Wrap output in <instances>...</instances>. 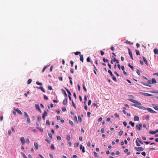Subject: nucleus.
I'll return each mask as SVG.
<instances>
[{"mask_svg": "<svg viewBox=\"0 0 158 158\" xmlns=\"http://www.w3.org/2000/svg\"><path fill=\"white\" fill-rule=\"evenodd\" d=\"M141 103L138 102L135 104L132 105V106L138 108H139L143 110H146V108L145 107L140 106Z\"/></svg>", "mask_w": 158, "mask_h": 158, "instance_id": "obj_1", "label": "nucleus"}, {"mask_svg": "<svg viewBox=\"0 0 158 158\" xmlns=\"http://www.w3.org/2000/svg\"><path fill=\"white\" fill-rule=\"evenodd\" d=\"M135 149L138 152H140L141 151H143L144 150V148L141 147H135Z\"/></svg>", "mask_w": 158, "mask_h": 158, "instance_id": "obj_2", "label": "nucleus"}, {"mask_svg": "<svg viewBox=\"0 0 158 158\" xmlns=\"http://www.w3.org/2000/svg\"><path fill=\"white\" fill-rule=\"evenodd\" d=\"M136 127L137 130H141L142 128V125L141 123L139 124H137L136 125Z\"/></svg>", "mask_w": 158, "mask_h": 158, "instance_id": "obj_3", "label": "nucleus"}, {"mask_svg": "<svg viewBox=\"0 0 158 158\" xmlns=\"http://www.w3.org/2000/svg\"><path fill=\"white\" fill-rule=\"evenodd\" d=\"M139 94H143L144 96H152V94L146 93H143L140 92L139 93Z\"/></svg>", "mask_w": 158, "mask_h": 158, "instance_id": "obj_4", "label": "nucleus"}, {"mask_svg": "<svg viewBox=\"0 0 158 158\" xmlns=\"http://www.w3.org/2000/svg\"><path fill=\"white\" fill-rule=\"evenodd\" d=\"M146 110H147L150 113H156V112L153 110L152 109L150 108H146Z\"/></svg>", "mask_w": 158, "mask_h": 158, "instance_id": "obj_5", "label": "nucleus"}, {"mask_svg": "<svg viewBox=\"0 0 158 158\" xmlns=\"http://www.w3.org/2000/svg\"><path fill=\"white\" fill-rule=\"evenodd\" d=\"M48 113L46 111H44V113L42 115V118L44 120H45V117L47 115Z\"/></svg>", "mask_w": 158, "mask_h": 158, "instance_id": "obj_6", "label": "nucleus"}, {"mask_svg": "<svg viewBox=\"0 0 158 158\" xmlns=\"http://www.w3.org/2000/svg\"><path fill=\"white\" fill-rule=\"evenodd\" d=\"M20 141L22 145H23L24 144L25 141L24 138L23 137H22L20 138Z\"/></svg>", "mask_w": 158, "mask_h": 158, "instance_id": "obj_7", "label": "nucleus"}, {"mask_svg": "<svg viewBox=\"0 0 158 158\" xmlns=\"http://www.w3.org/2000/svg\"><path fill=\"white\" fill-rule=\"evenodd\" d=\"M35 108L39 110L40 112H41V109L40 107L39 106L38 104H35Z\"/></svg>", "mask_w": 158, "mask_h": 158, "instance_id": "obj_8", "label": "nucleus"}, {"mask_svg": "<svg viewBox=\"0 0 158 158\" xmlns=\"http://www.w3.org/2000/svg\"><path fill=\"white\" fill-rule=\"evenodd\" d=\"M14 110H16L18 114L19 115H22V114L21 111L18 108L16 109H15Z\"/></svg>", "mask_w": 158, "mask_h": 158, "instance_id": "obj_9", "label": "nucleus"}, {"mask_svg": "<svg viewBox=\"0 0 158 158\" xmlns=\"http://www.w3.org/2000/svg\"><path fill=\"white\" fill-rule=\"evenodd\" d=\"M63 94H64L65 98H68L67 95L65 91L63 89H61Z\"/></svg>", "mask_w": 158, "mask_h": 158, "instance_id": "obj_10", "label": "nucleus"}, {"mask_svg": "<svg viewBox=\"0 0 158 158\" xmlns=\"http://www.w3.org/2000/svg\"><path fill=\"white\" fill-rule=\"evenodd\" d=\"M67 99L68 98H65L63 100V104L64 105H66L67 104L68 102Z\"/></svg>", "mask_w": 158, "mask_h": 158, "instance_id": "obj_11", "label": "nucleus"}, {"mask_svg": "<svg viewBox=\"0 0 158 158\" xmlns=\"http://www.w3.org/2000/svg\"><path fill=\"white\" fill-rule=\"evenodd\" d=\"M34 145L35 146V149H37L38 148V145L37 143L34 142Z\"/></svg>", "mask_w": 158, "mask_h": 158, "instance_id": "obj_12", "label": "nucleus"}, {"mask_svg": "<svg viewBox=\"0 0 158 158\" xmlns=\"http://www.w3.org/2000/svg\"><path fill=\"white\" fill-rule=\"evenodd\" d=\"M80 148L81 149H82V152L83 153H84L85 152L84 147H83V146L81 144L80 145Z\"/></svg>", "mask_w": 158, "mask_h": 158, "instance_id": "obj_13", "label": "nucleus"}, {"mask_svg": "<svg viewBox=\"0 0 158 158\" xmlns=\"http://www.w3.org/2000/svg\"><path fill=\"white\" fill-rule=\"evenodd\" d=\"M79 56H80V60L82 62H83V60H84V58H83V55L80 54L79 55Z\"/></svg>", "mask_w": 158, "mask_h": 158, "instance_id": "obj_14", "label": "nucleus"}, {"mask_svg": "<svg viewBox=\"0 0 158 158\" xmlns=\"http://www.w3.org/2000/svg\"><path fill=\"white\" fill-rule=\"evenodd\" d=\"M142 57H143V61L144 62L145 64H146L147 66H148V61H147V60L146 59L144 56H143Z\"/></svg>", "mask_w": 158, "mask_h": 158, "instance_id": "obj_15", "label": "nucleus"}, {"mask_svg": "<svg viewBox=\"0 0 158 158\" xmlns=\"http://www.w3.org/2000/svg\"><path fill=\"white\" fill-rule=\"evenodd\" d=\"M36 88L39 89H40L44 93H45V92L44 89V88L42 87H37Z\"/></svg>", "mask_w": 158, "mask_h": 158, "instance_id": "obj_16", "label": "nucleus"}, {"mask_svg": "<svg viewBox=\"0 0 158 158\" xmlns=\"http://www.w3.org/2000/svg\"><path fill=\"white\" fill-rule=\"evenodd\" d=\"M129 101H131V102H132L133 103H135V104L136 103H137V102L136 100L132 99H130L129 100Z\"/></svg>", "mask_w": 158, "mask_h": 158, "instance_id": "obj_17", "label": "nucleus"}, {"mask_svg": "<svg viewBox=\"0 0 158 158\" xmlns=\"http://www.w3.org/2000/svg\"><path fill=\"white\" fill-rule=\"evenodd\" d=\"M140 83H141V84H142L145 86H148L149 87H151V86L150 85H148V84H147L146 83H144L142 81H141L140 82Z\"/></svg>", "mask_w": 158, "mask_h": 158, "instance_id": "obj_18", "label": "nucleus"}, {"mask_svg": "<svg viewBox=\"0 0 158 158\" xmlns=\"http://www.w3.org/2000/svg\"><path fill=\"white\" fill-rule=\"evenodd\" d=\"M139 120V117L137 116H135L134 117V120L135 121H138Z\"/></svg>", "mask_w": 158, "mask_h": 158, "instance_id": "obj_19", "label": "nucleus"}, {"mask_svg": "<svg viewBox=\"0 0 158 158\" xmlns=\"http://www.w3.org/2000/svg\"><path fill=\"white\" fill-rule=\"evenodd\" d=\"M50 65H46L44 67V68L43 69V70L42 71V73H43L45 70L48 68V67L49 66H50Z\"/></svg>", "mask_w": 158, "mask_h": 158, "instance_id": "obj_20", "label": "nucleus"}, {"mask_svg": "<svg viewBox=\"0 0 158 158\" xmlns=\"http://www.w3.org/2000/svg\"><path fill=\"white\" fill-rule=\"evenodd\" d=\"M152 84H156V79L154 78L152 79Z\"/></svg>", "mask_w": 158, "mask_h": 158, "instance_id": "obj_21", "label": "nucleus"}, {"mask_svg": "<svg viewBox=\"0 0 158 158\" xmlns=\"http://www.w3.org/2000/svg\"><path fill=\"white\" fill-rule=\"evenodd\" d=\"M36 128L37 129H39L41 132H43L44 131L43 128L41 127H40L37 126L36 127Z\"/></svg>", "mask_w": 158, "mask_h": 158, "instance_id": "obj_22", "label": "nucleus"}, {"mask_svg": "<svg viewBox=\"0 0 158 158\" xmlns=\"http://www.w3.org/2000/svg\"><path fill=\"white\" fill-rule=\"evenodd\" d=\"M125 43L127 44H129L130 45H132L133 44V43L130 41H129L128 40H126L125 42Z\"/></svg>", "mask_w": 158, "mask_h": 158, "instance_id": "obj_23", "label": "nucleus"}, {"mask_svg": "<svg viewBox=\"0 0 158 158\" xmlns=\"http://www.w3.org/2000/svg\"><path fill=\"white\" fill-rule=\"evenodd\" d=\"M65 89L66 90V91H67V93H68V94H69V95H70V96L71 95H72L71 94L70 92L69 91V90L68 89H67L66 88H65Z\"/></svg>", "mask_w": 158, "mask_h": 158, "instance_id": "obj_24", "label": "nucleus"}, {"mask_svg": "<svg viewBox=\"0 0 158 158\" xmlns=\"http://www.w3.org/2000/svg\"><path fill=\"white\" fill-rule=\"evenodd\" d=\"M149 133L152 134H154L156 133V130L155 131H149Z\"/></svg>", "mask_w": 158, "mask_h": 158, "instance_id": "obj_25", "label": "nucleus"}, {"mask_svg": "<svg viewBox=\"0 0 158 158\" xmlns=\"http://www.w3.org/2000/svg\"><path fill=\"white\" fill-rule=\"evenodd\" d=\"M66 139L68 140H69V141L70 140L71 137H70V135H67Z\"/></svg>", "mask_w": 158, "mask_h": 158, "instance_id": "obj_26", "label": "nucleus"}, {"mask_svg": "<svg viewBox=\"0 0 158 158\" xmlns=\"http://www.w3.org/2000/svg\"><path fill=\"white\" fill-rule=\"evenodd\" d=\"M78 118L79 121L81 123L82 122V119L80 116H78Z\"/></svg>", "mask_w": 158, "mask_h": 158, "instance_id": "obj_27", "label": "nucleus"}, {"mask_svg": "<svg viewBox=\"0 0 158 158\" xmlns=\"http://www.w3.org/2000/svg\"><path fill=\"white\" fill-rule=\"evenodd\" d=\"M129 55L130 56L131 59L132 60H133L134 59L133 57L132 54V52H129Z\"/></svg>", "mask_w": 158, "mask_h": 158, "instance_id": "obj_28", "label": "nucleus"}, {"mask_svg": "<svg viewBox=\"0 0 158 158\" xmlns=\"http://www.w3.org/2000/svg\"><path fill=\"white\" fill-rule=\"evenodd\" d=\"M24 116L26 118H27L29 117V116L27 114L26 112H24Z\"/></svg>", "mask_w": 158, "mask_h": 158, "instance_id": "obj_29", "label": "nucleus"}, {"mask_svg": "<svg viewBox=\"0 0 158 158\" xmlns=\"http://www.w3.org/2000/svg\"><path fill=\"white\" fill-rule=\"evenodd\" d=\"M21 154L22 155L23 157V158H27V156L25 155L23 152H21Z\"/></svg>", "mask_w": 158, "mask_h": 158, "instance_id": "obj_30", "label": "nucleus"}, {"mask_svg": "<svg viewBox=\"0 0 158 158\" xmlns=\"http://www.w3.org/2000/svg\"><path fill=\"white\" fill-rule=\"evenodd\" d=\"M129 124L132 127H134L135 125V123H134L132 122V121H130L129 122Z\"/></svg>", "mask_w": 158, "mask_h": 158, "instance_id": "obj_31", "label": "nucleus"}, {"mask_svg": "<svg viewBox=\"0 0 158 158\" xmlns=\"http://www.w3.org/2000/svg\"><path fill=\"white\" fill-rule=\"evenodd\" d=\"M108 72L110 74L111 76H113V74L112 73V72H111V71L110 70H108Z\"/></svg>", "mask_w": 158, "mask_h": 158, "instance_id": "obj_32", "label": "nucleus"}, {"mask_svg": "<svg viewBox=\"0 0 158 158\" xmlns=\"http://www.w3.org/2000/svg\"><path fill=\"white\" fill-rule=\"evenodd\" d=\"M154 52L155 54H157L158 53V50L156 49H154Z\"/></svg>", "mask_w": 158, "mask_h": 158, "instance_id": "obj_33", "label": "nucleus"}, {"mask_svg": "<svg viewBox=\"0 0 158 158\" xmlns=\"http://www.w3.org/2000/svg\"><path fill=\"white\" fill-rule=\"evenodd\" d=\"M128 66L132 70H134V67L133 66L131 65L130 64V63H128Z\"/></svg>", "mask_w": 158, "mask_h": 158, "instance_id": "obj_34", "label": "nucleus"}, {"mask_svg": "<svg viewBox=\"0 0 158 158\" xmlns=\"http://www.w3.org/2000/svg\"><path fill=\"white\" fill-rule=\"evenodd\" d=\"M41 120V117L40 116H38L37 118V120L38 122L40 121Z\"/></svg>", "mask_w": 158, "mask_h": 158, "instance_id": "obj_35", "label": "nucleus"}, {"mask_svg": "<svg viewBox=\"0 0 158 158\" xmlns=\"http://www.w3.org/2000/svg\"><path fill=\"white\" fill-rule=\"evenodd\" d=\"M137 140L141 144H143L142 142L138 138H137Z\"/></svg>", "mask_w": 158, "mask_h": 158, "instance_id": "obj_36", "label": "nucleus"}, {"mask_svg": "<svg viewBox=\"0 0 158 158\" xmlns=\"http://www.w3.org/2000/svg\"><path fill=\"white\" fill-rule=\"evenodd\" d=\"M50 148H51V149L52 150H54V149H55V147H54V145L53 144H52L51 145Z\"/></svg>", "mask_w": 158, "mask_h": 158, "instance_id": "obj_37", "label": "nucleus"}, {"mask_svg": "<svg viewBox=\"0 0 158 158\" xmlns=\"http://www.w3.org/2000/svg\"><path fill=\"white\" fill-rule=\"evenodd\" d=\"M36 83L37 85H42V84L41 83L39 82L38 81H37L36 82Z\"/></svg>", "mask_w": 158, "mask_h": 158, "instance_id": "obj_38", "label": "nucleus"}, {"mask_svg": "<svg viewBox=\"0 0 158 158\" xmlns=\"http://www.w3.org/2000/svg\"><path fill=\"white\" fill-rule=\"evenodd\" d=\"M112 79L113 80L115 81V82H116L117 81L116 78V77L114 76V75H113V76H112Z\"/></svg>", "mask_w": 158, "mask_h": 158, "instance_id": "obj_39", "label": "nucleus"}, {"mask_svg": "<svg viewBox=\"0 0 158 158\" xmlns=\"http://www.w3.org/2000/svg\"><path fill=\"white\" fill-rule=\"evenodd\" d=\"M27 123H30V118L28 117L27 118Z\"/></svg>", "mask_w": 158, "mask_h": 158, "instance_id": "obj_40", "label": "nucleus"}, {"mask_svg": "<svg viewBox=\"0 0 158 158\" xmlns=\"http://www.w3.org/2000/svg\"><path fill=\"white\" fill-rule=\"evenodd\" d=\"M113 61L114 62H116L117 63H119V61L117 60L115 58H114L113 60Z\"/></svg>", "mask_w": 158, "mask_h": 158, "instance_id": "obj_41", "label": "nucleus"}, {"mask_svg": "<svg viewBox=\"0 0 158 158\" xmlns=\"http://www.w3.org/2000/svg\"><path fill=\"white\" fill-rule=\"evenodd\" d=\"M72 105H73V107L75 109H76V105L74 103V102L73 100H72Z\"/></svg>", "mask_w": 158, "mask_h": 158, "instance_id": "obj_42", "label": "nucleus"}, {"mask_svg": "<svg viewBox=\"0 0 158 158\" xmlns=\"http://www.w3.org/2000/svg\"><path fill=\"white\" fill-rule=\"evenodd\" d=\"M79 142L75 143L74 144V146L75 147H77L79 145Z\"/></svg>", "mask_w": 158, "mask_h": 158, "instance_id": "obj_43", "label": "nucleus"}, {"mask_svg": "<svg viewBox=\"0 0 158 158\" xmlns=\"http://www.w3.org/2000/svg\"><path fill=\"white\" fill-rule=\"evenodd\" d=\"M94 155L96 157H98V154H97L95 152H94Z\"/></svg>", "mask_w": 158, "mask_h": 158, "instance_id": "obj_44", "label": "nucleus"}, {"mask_svg": "<svg viewBox=\"0 0 158 158\" xmlns=\"http://www.w3.org/2000/svg\"><path fill=\"white\" fill-rule=\"evenodd\" d=\"M103 60L104 62H108V60L107 59H106L105 58H103Z\"/></svg>", "mask_w": 158, "mask_h": 158, "instance_id": "obj_45", "label": "nucleus"}, {"mask_svg": "<svg viewBox=\"0 0 158 158\" xmlns=\"http://www.w3.org/2000/svg\"><path fill=\"white\" fill-rule=\"evenodd\" d=\"M135 51H136V55H140V52H139V50H135Z\"/></svg>", "mask_w": 158, "mask_h": 158, "instance_id": "obj_46", "label": "nucleus"}, {"mask_svg": "<svg viewBox=\"0 0 158 158\" xmlns=\"http://www.w3.org/2000/svg\"><path fill=\"white\" fill-rule=\"evenodd\" d=\"M123 131L122 130H121L119 132L118 135L120 136H121L122 135V134H123Z\"/></svg>", "mask_w": 158, "mask_h": 158, "instance_id": "obj_47", "label": "nucleus"}, {"mask_svg": "<svg viewBox=\"0 0 158 158\" xmlns=\"http://www.w3.org/2000/svg\"><path fill=\"white\" fill-rule=\"evenodd\" d=\"M84 100H85V102H84V103L85 104L86 103V102L87 101V97L86 96H85L84 97Z\"/></svg>", "mask_w": 158, "mask_h": 158, "instance_id": "obj_48", "label": "nucleus"}, {"mask_svg": "<svg viewBox=\"0 0 158 158\" xmlns=\"http://www.w3.org/2000/svg\"><path fill=\"white\" fill-rule=\"evenodd\" d=\"M31 81H32V80L31 79H29L28 80V81L27 82V84H30L31 82Z\"/></svg>", "mask_w": 158, "mask_h": 158, "instance_id": "obj_49", "label": "nucleus"}, {"mask_svg": "<svg viewBox=\"0 0 158 158\" xmlns=\"http://www.w3.org/2000/svg\"><path fill=\"white\" fill-rule=\"evenodd\" d=\"M56 138L58 140H60L61 139V137L59 136H56Z\"/></svg>", "mask_w": 158, "mask_h": 158, "instance_id": "obj_50", "label": "nucleus"}, {"mask_svg": "<svg viewBox=\"0 0 158 158\" xmlns=\"http://www.w3.org/2000/svg\"><path fill=\"white\" fill-rule=\"evenodd\" d=\"M69 123L72 126H73V121H71L70 120H69Z\"/></svg>", "mask_w": 158, "mask_h": 158, "instance_id": "obj_51", "label": "nucleus"}, {"mask_svg": "<svg viewBox=\"0 0 158 158\" xmlns=\"http://www.w3.org/2000/svg\"><path fill=\"white\" fill-rule=\"evenodd\" d=\"M46 124L47 125H50V121L48 120H47L46 122Z\"/></svg>", "mask_w": 158, "mask_h": 158, "instance_id": "obj_52", "label": "nucleus"}, {"mask_svg": "<svg viewBox=\"0 0 158 158\" xmlns=\"http://www.w3.org/2000/svg\"><path fill=\"white\" fill-rule=\"evenodd\" d=\"M83 89H84V90L85 91V92H86L87 91V89L85 86L84 85V84L83 85Z\"/></svg>", "mask_w": 158, "mask_h": 158, "instance_id": "obj_53", "label": "nucleus"}, {"mask_svg": "<svg viewBox=\"0 0 158 158\" xmlns=\"http://www.w3.org/2000/svg\"><path fill=\"white\" fill-rule=\"evenodd\" d=\"M74 53L76 55H78L79 54L80 55V54H80L81 52H75Z\"/></svg>", "mask_w": 158, "mask_h": 158, "instance_id": "obj_54", "label": "nucleus"}, {"mask_svg": "<svg viewBox=\"0 0 158 158\" xmlns=\"http://www.w3.org/2000/svg\"><path fill=\"white\" fill-rule=\"evenodd\" d=\"M87 62H91L90 59L89 57H88L87 59Z\"/></svg>", "mask_w": 158, "mask_h": 158, "instance_id": "obj_55", "label": "nucleus"}, {"mask_svg": "<svg viewBox=\"0 0 158 158\" xmlns=\"http://www.w3.org/2000/svg\"><path fill=\"white\" fill-rule=\"evenodd\" d=\"M48 136L51 139H52V135L51 133H48Z\"/></svg>", "mask_w": 158, "mask_h": 158, "instance_id": "obj_56", "label": "nucleus"}, {"mask_svg": "<svg viewBox=\"0 0 158 158\" xmlns=\"http://www.w3.org/2000/svg\"><path fill=\"white\" fill-rule=\"evenodd\" d=\"M136 145L137 146H140V144H139V143H138V141L137 140H136Z\"/></svg>", "mask_w": 158, "mask_h": 158, "instance_id": "obj_57", "label": "nucleus"}, {"mask_svg": "<svg viewBox=\"0 0 158 158\" xmlns=\"http://www.w3.org/2000/svg\"><path fill=\"white\" fill-rule=\"evenodd\" d=\"M147 82L149 84H152V81L150 80H148V81H147Z\"/></svg>", "mask_w": 158, "mask_h": 158, "instance_id": "obj_58", "label": "nucleus"}, {"mask_svg": "<svg viewBox=\"0 0 158 158\" xmlns=\"http://www.w3.org/2000/svg\"><path fill=\"white\" fill-rule=\"evenodd\" d=\"M105 130L103 128H102L101 130V132L102 133H103L104 132Z\"/></svg>", "mask_w": 158, "mask_h": 158, "instance_id": "obj_59", "label": "nucleus"}, {"mask_svg": "<svg viewBox=\"0 0 158 158\" xmlns=\"http://www.w3.org/2000/svg\"><path fill=\"white\" fill-rule=\"evenodd\" d=\"M44 99L46 100H48V97L45 95L44 97Z\"/></svg>", "mask_w": 158, "mask_h": 158, "instance_id": "obj_60", "label": "nucleus"}, {"mask_svg": "<svg viewBox=\"0 0 158 158\" xmlns=\"http://www.w3.org/2000/svg\"><path fill=\"white\" fill-rule=\"evenodd\" d=\"M48 89L49 90H52V87L51 86H49L48 87Z\"/></svg>", "mask_w": 158, "mask_h": 158, "instance_id": "obj_61", "label": "nucleus"}, {"mask_svg": "<svg viewBox=\"0 0 158 158\" xmlns=\"http://www.w3.org/2000/svg\"><path fill=\"white\" fill-rule=\"evenodd\" d=\"M91 103V101L90 100H89L88 102V104L89 106Z\"/></svg>", "mask_w": 158, "mask_h": 158, "instance_id": "obj_62", "label": "nucleus"}, {"mask_svg": "<svg viewBox=\"0 0 158 158\" xmlns=\"http://www.w3.org/2000/svg\"><path fill=\"white\" fill-rule=\"evenodd\" d=\"M153 108L155 110L158 111V106H155Z\"/></svg>", "mask_w": 158, "mask_h": 158, "instance_id": "obj_63", "label": "nucleus"}, {"mask_svg": "<svg viewBox=\"0 0 158 158\" xmlns=\"http://www.w3.org/2000/svg\"><path fill=\"white\" fill-rule=\"evenodd\" d=\"M136 73L138 75H140V73L139 70L137 69V71H136Z\"/></svg>", "mask_w": 158, "mask_h": 158, "instance_id": "obj_64", "label": "nucleus"}]
</instances>
